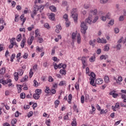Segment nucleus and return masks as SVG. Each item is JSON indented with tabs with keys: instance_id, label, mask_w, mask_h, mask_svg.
I'll list each match as a JSON object with an SVG mask.
<instances>
[{
	"instance_id": "nucleus-60",
	"label": "nucleus",
	"mask_w": 126,
	"mask_h": 126,
	"mask_svg": "<svg viewBox=\"0 0 126 126\" xmlns=\"http://www.w3.org/2000/svg\"><path fill=\"white\" fill-rule=\"evenodd\" d=\"M72 126H76V121L75 120H73L71 123Z\"/></svg>"
},
{
	"instance_id": "nucleus-61",
	"label": "nucleus",
	"mask_w": 126,
	"mask_h": 126,
	"mask_svg": "<svg viewBox=\"0 0 126 126\" xmlns=\"http://www.w3.org/2000/svg\"><path fill=\"white\" fill-rule=\"evenodd\" d=\"M75 88L76 90H78L79 89V84L76 83L75 85Z\"/></svg>"
},
{
	"instance_id": "nucleus-2",
	"label": "nucleus",
	"mask_w": 126,
	"mask_h": 126,
	"mask_svg": "<svg viewBox=\"0 0 126 126\" xmlns=\"http://www.w3.org/2000/svg\"><path fill=\"white\" fill-rule=\"evenodd\" d=\"M87 23L85 22H82L81 23L80 26H81V32L85 35L86 33V30L88 29V27H87Z\"/></svg>"
},
{
	"instance_id": "nucleus-36",
	"label": "nucleus",
	"mask_w": 126,
	"mask_h": 126,
	"mask_svg": "<svg viewBox=\"0 0 126 126\" xmlns=\"http://www.w3.org/2000/svg\"><path fill=\"white\" fill-rule=\"evenodd\" d=\"M101 43L102 44H106L107 43V40H106V39H105L104 38H102Z\"/></svg>"
},
{
	"instance_id": "nucleus-30",
	"label": "nucleus",
	"mask_w": 126,
	"mask_h": 126,
	"mask_svg": "<svg viewBox=\"0 0 126 126\" xmlns=\"http://www.w3.org/2000/svg\"><path fill=\"white\" fill-rule=\"evenodd\" d=\"M39 84H38V82H37V81H36L35 80H34L33 81V86H34V87H38Z\"/></svg>"
},
{
	"instance_id": "nucleus-17",
	"label": "nucleus",
	"mask_w": 126,
	"mask_h": 126,
	"mask_svg": "<svg viewBox=\"0 0 126 126\" xmlns=\"http://www.w3.org/2000/svg\"><path fill=\"white\" fill-rule=\"evenodd\" d=\"M18 73L16 72H15L14 73V79L15 80H16V81H17V80H18Z\"/></svg>"
},
{
	"instance_id": "nucleus-45",
	"label": "nucleus",
	"mask_w": 126,
	"mask_h": 126,
	"mask_svg": "<svg viewBox=\"0 0 126 126\" xmlns=\"http://www.w3.org/2000/svg\"><path fill=\"white\" fill-rule=\"evenodd\" d=\"M32 116H33V112L30 111V112H29V113L28 114V118H31Z\"/></svg>"
},
{
	"instance_id": "nucleus-33",
	"label": "nucleus",
	"mask_w": 126,
	"mask_h": 126,
	"mask_svg": "<svg viewBox=\"0 0 126 126\" xmlns=\"http://www.w3.org/2000/svg\"><path fill=\"white\" fill-rule=\"evenodd\" d=\"M45 124L47 126H51V125H50V124H51V120L49 119L46 120L45 121Z\"/></svg>"
},
{
	"instance_id": "nucleus-47",
	"label": "nucleus",
	"mask_w": 126,
	"mask_h": 126,
	"mask_svg": "<svg viewBox=\"0 0 126 126\" xmlns=\"http://www.w3.org/2000/svg\"><path fill=\"white\" fill-rule=\"evenodd\" d=\"M33 70L34 71H36V70H37V68H38V65L37 64H35L32 67Z\"/></svg>"
},
{
	"instance_id": "nucleus-10",
	"label": "nucleus",
	"mask_w": 126,
	"mask_h": 126,
	"mask_svg": "<svg viewBox=\"0 0 126 126\" xmlns=\"http://www.w3.org/2000/svg\"><path fill=\"white\" fill-rule=\"evenodd\" d=\"M103 82V81L102 79H97L95 81V84H102Z\"/></svg>"
},
{
	"instance_id": "nucleus-59",
	"label": "nucleus",
	"mask_w": 126,
	"mask_h": 126,
	"mask_svg": "<svg viewBox=\"0 0 126 126\" xmlns=\"http://www.w3.org/2000/svg\"><path fill=\"white\" fill-rule=\"evenodd\" d=\"M38 39L39 43H43L44 39L42 38L38 37Z\"/></svg>"
},
{
	"instance_id": "nucleus-4",
	"label": "nucleus",
	"mask_w": 126,
	"mask_h": 126,
	"mask_svg": "<svg viewBox=\"0 0 126 126\" xmlns=\"http://www.w3.org/2000/svg\"><path fill=\"white\" fill-rule=\"evenodd\" d=\"M82 67L83 68H85L86 66H87V64H86V58L85 57H82Z\"/></svg>"
},
{
	"instance_id": "nucleus-24",
	"label": "nucleus",
	"mask_w": 126,
	"mask_h": 126,
	"mask_svg": "<svg viewBox=\"0 0 126 126\" xmlns=\"http://www.w3.org/2000/svg\"><path fill=\"white\" fill-rule=\"evenodd\" d=\"M16 123H17V120H16L15 118H14L11 122V125H15L16 124Z\"/></svg>"
},
{
	"instance_id": "nucleus-54",
	"label": "nucleus",
	"mask_w": 126,
	"mask_h": 126,
	"mask_svg": "<svg viewBox=\"0 0 126 126\" xmlns=\"http://www.w3.org/2000/svg\"><path fill=\"white\" fill-rule=\"evenodd\" d=\"M35 37H37L38 36H40V34H39V30H36L35 31Z\"/></svg>"
},
{
	"instance_id": "nucleus-42",
	"label": "nucleus",
	"mask_w": 126,
	"mask_h": 126,
	"mask_svg": "<svg viewBox=\"0 0 126 126\" xmlns=\"http://www.w3.org/2000/svg\"><path fill=\"white\" fill-rule=\"evenodd\" d=\"M33 74H34V73L32 71V68H31L30 71V78H31V77H32V76H33Z\"/></svg>"
},
{
	"instance_id": "nucleus-19",
	"label": "nucleus",
	"mask_w": 126,
	"mask_h": 126,
	"mask_svg": "<svg viewBox=\"0 0 126 126\" xmlns=\"http://www.w3.org/2000/svg\"><path fill=\"white\" fill-rule=\"evenodd\" d=\"M104 81L105 83H109L110 82V79L108 76H105L104 77Z\"/></svg>"
},
{
	"instance_id": "nucleus-53",
	"label": "nucleus",
	"mask_w": 126,
	"mask_h": 126,
	"mask_svg": "<svg viewBox=\"0 0 126 126\" xmlns=\"http://www.w3.org/2000/svg\"><path fill=\"white\" fill-rule=\"evenodd\" d=\"M17 89L18 90H22V87H23V85H17Z\"/></svg>"
},
{
	"instance_id": "nucleus-20",
	"label": "nucleus",
	"mask_w": 126,
	"mask_h": 126,
	"mask_svg": "<svg viewBox=\"0 0 126 126\" xmlns=\"http://www.w3.org/2000/svg\"><path fill=\"white\" fill-rule=\"evenodd\" d=\"M45 92L47 94H49V93H51V90H50V88H49L48 87H46Z\"/></svg>"
},
{
	"instance_id": "nucleus-52",
	"label": "nucleus",
	"mask_w": 126,
	"mask_h": 126,
	"mask_svg": "<svg viewBox=\"0 0 126 126\" xmlns=\"http://www.w3.org/2000/svg\"><path fill=\"white\" fill-rule=\"evenodd\" d=\"M44 27L47 28V29H50L51 28V27H50V25H49V24L48 23H45L44 24Z\"/></svg>"
},
{
	"instance_id": "nucleus-15",
	"label": "nucleus",
	"mask_w": 126,
	"mask_h": 126,
	"mask_svg": "<svg viewBox=\"0 0 126 126\" xmlns=\"http://www.w3.org/2000/svg\"><path fill=\"white\" fill-rule=\"evenodd\" d=\"M17 42H20L21 41V39H22V35L21 34H19L17 36Z\"/></svg>"
},
{
	"instance_id": "nucleus-34",
	"label": "nucleus",
	"mask_w": 126,
	"mask_h": 126,
	"mask_svg": "<svg viewBox=\"0 0 126 126\" xmlns=\"http://www.w3.org/2000/svg\"><path fill=\"white\" fill-rule=\"evenodd\" d=\"M93 12L94 15H96L97 14V9H94V11L93 10H90V13H92Z\"/></svg>"
},
{
	"instance_id": "nucleus-23",
	"label": "nucleus",
	"mask_w": 126,
	"mask_h": 126,
	"mask_svg": "<svg viewBox=\"0 0 126 126\" xmlns=\"http://www.w3.org/2000/svg\"><path fill=\"white\" fill-rule=\"evenodd\" d=\"M18 72H17V73H18V74H19V75H20L21 76V75H23V70L21 69H19L18 70Z\"/></svg>"
},
{
	"instance_id": "nucleus-11",
	"label": "nucleus",
	"mask_w": 126,
	"mask_h": 126,
	"mask_svg": "<svg viewBox=\"0 0 126 126\" xmlns=\"http://www.w3.org/2000/svg\"><path fill=\"white\" fill-rule=\"evenodd\" d=\"M49 9L50 10H51V11H53V12H56L57 11V8L54 5L50 6Z\"/></svg>"
},
{
	"instance_id": "nucleus-12",
	"label": "nucleus",
	"mask_w": 126,
	"mask_h": 126,
	"mask_svg": "<svg viewBox=\"0 0 126 126\" xmlns=\"http://www.w3.org/2000/svg\"><path fill=\"white\" fill-rule=\"evenodd\" d=\"M33 97L35 100H38L40 98V94L35 93L33 94Z\"/></svg>"
},
{
	"instance_id": "nucleus-5",
	"label": "nucleus",
	"mask_w": 126,
	"mask_h": 126,
	"mask_svg": "<svg viewBox=\"0 0 126 126\" xmlns=\"http://www.w3.org/2000/svg\"><path fill=\"white\" fill-rule=\"evenodd\" d=\"M11 82V80L10 79H7L6 81L3 80V79L0 80V83L5 85V84H8V83Z\"/></svg>"
},
{
	"instance_id": "nucleus-48",
	"label": "nucleus",
	"mask_w": 126,
	"mask_h": 126,
	"mask_svg": "<svg viewBox=\"0 0 126 126\" xmlns=\"http://www.w3.org/2000/svg\"><path fill=\"white\" fill-rule=\"evenodd\" d=\"M55 108H57V107H58V105H60V101L59 100H56L55 102Z\"/></svg>"
},
{
	"instance_id": "nucleus-62",
	"label": "nucleus",
	"mask_w": 126,
	"mask_h": 126,
	"mask_svg": "<svg viewBox=\"0 0 126 126\" xmlns=\"http://www.w3.org/2000/svg\"><path fill=\"white\" fill-rule=\"evenodd\" d=\"M115 107L117 108V109H120V103H119V102H117L115 104Z\"/></svg>"
},
{
	"instance_id": "nucleus-26",
	"label": "nucleus",
	"mask_w": 126,
	"mask_h": 126,
	"mask_svg": "<svg viewBox=\"0 0 126 126\" xmlns=\"http://www.w3.org/2000/svg\"><path fill=\"white\" fill-rule=\"evenodd\" d=\"M90 4H85L84 5V8H85V9H88L89 8H90Z\"/></svg>"
},
{
	"instance_id": "nucleus-7",
	"label": "nucleus",
	"mask_w": 126,
	"mask_h": 126,
	"mask_svg": "<svg viewBox=\"0 0 126 126\" xmlns=\"http://www.w3.org/2000/svg\"><path fill=\"white\" fill-rule=\"evenodd\" d=\"M61 30H62V26H61V25H57L56 26V29L55 30L56 32L60 33Z\"/></svg>"
},
{
	"instance_id": "nucleus-49",
	"label": "nucleus",
	"mask_w": 126,
	"mask_h": 126,
	"mask_svg": "<svg viewBox=\"0 0 126 126\" xmlns=\"http://www.w3.org/2000/svg\"><path fill=\"white\" fill-rule=\"evenodd\" d=\"M84 95H82L81 97V102L82 103V104H84Z\"/></svg>"
},
{
	"instance_id": "nucleus-58",
	"label": "nucleus",
	"mask_w": 126,
	"mask_h": 126,
	"mask_svg": "<svg viewBox=\"0 0 126 126\" xmlns=\"http://www.w3.org/2000/svg\"><path fill=\"white\" fill-rule=\"evenodd\" d=\"M114 32H115V33L117 34L118 33H119V32H120V29H119V28H115Z\"/></svg>"
},
{
	"instance_id": "nucleus-46",
	"label": "nucleus",
	"mask_w": 126,
	"mask_h": 126,
	"mask_svg": "<svg viewBox=\"0 0 126 126\" xmlns=\"http://www.w3.org/2000/svg\"><path fill=\"white\" fill-rule=\"evenodd\" d=\"M48 81H49V82H53V81H54V78H53V77H52V76H49V77L48 78Z\"/></svg>"
},
{
	"instance_id": "nucleus-32",
	"label": "nucleus",
	"mask_w": 126,
	"mask_h": 126,
	"mask_svg": "<svg viewBox=\"0 0 126 126\" xmlns=\"http://www.w3.org/2000/svg\"><path fill=\"white\" fill-rule=\"evenodd\" d=\"M43 49H44L43 47L40 48L39 46L36 47V50L38 51V52H43Z\"/></svg>"
},
{
	"instance_id": "nucleus-44",
	"label": "nucleus",
	"mask_w": 126,
	"mask_h": 126,
	"mask_svg": "<svg viewBox=\"0 0 126 126\" xmlns=\"http://www.w3.org/2000/svg\"><path fill=\"white\" fill-rule=\"evenodd\" d=\"M52 60L54 62H60V59H58V58H57L56 57H53L52 58Z\"/></svg>"
},
{
	"instance_id": "nucleus-56",
	"label": "nucleus",
	"mask_w": 126,
	"mask_h": 126,
	"mask_svg": "<svg viewBox=\"0 0 126 126\" xmlns=\"http://www.w3.org/2000/svg\"><path fill=\"white\" fill-rule=\"evenodd\" d=\"M117 81H118V82H122V81H123V77H122V76H119Z\"/></svg>"
},
{
	"instance_id": "nucleus-57",
	"label": "nucleus",
	"mask_w": 126,
	"mask_h": 126,
	"mask_svg": "<svg viewBox=\"0 0 126 126\" xmlns=\"http://www.w3.org/2000/svg\"><path fill=\"white\" fill-rule=\"evenodd\" d=\"M124 19H125V17H124V16H121L119 17V21H124Z\"/></svg>"
},
{
	"instance_id": "nucleus-27",
	"label": "nucleus",
	"mask_w": 126,
	"mask_h": 126,
	"mask_svg": "<svg viewBox=\"0 0 126 126\" xmlns=\"http://www.w3.org/2000/svg\"><path fill=\"white\" fill-rule=\"evenodd\" d=\"M28 79V76H25L24 77H23L21 80V82H25L26 80Z\"/></svg>"
},
{
	"instance_id": "nucleus-55",
	"label": "nucleus",
	"mask_w": 126,
	"mask_h": 126,
	"mask_svg": "<svg viewBox=\"0 0 126 126\" xmlns=\"http://www.w3.org/2000/svg\"><path fill=\"white\" fill-rule=\"evenodd\" d=\"M75 37H76V33L73 32L72 34V39L74 40V39H75Z\"/></svg>"
},
{
	"instance_id": "nucleus-39",
	"label": "nucleus",
	"mask_w": 126,
	"mask_h": 126,
	"mask_svg": "<svg viewBox=\"0 0 126 126\" xmlns=\"http://www.w3.org/2000/svg\"><path fill=\"white\" fill-rule=\"evenodd\" d=\"M65 84V81H61L59 84V86H63V85H64Z\"/></svg>"
},
{
	"instance_id": "nucleus-29",
	"label": "nucleus",
	"mask_w": 126,
	"mask_h": 126,
	"mask_svg": "<svg viewBox=\"0 0 126 126\" xmlns=\"http://www.w3.org/2000/svg\"><path fill=\"white\" fill-rule=\"evenodd\" d=\"M42 93V90L41 89H37L35 90V94H38V95H40Z\"/></svg>"
},
{
	"instance_id": "nucleus-51",
	"label": "nucleus",
	"mask_w": 126,
	"mask_h": 126,
	"mask_svg": "<svg viewBox=\"0 0 126 126\" xmlns=\"http://www.w3.org/2000/svg\"><path fill=\"white\" fill-rule=\"evenodd\" d=\"M65 24L66 26V27H69V25H70V22L69 21H67L65 22Z\"/></svg>"
},
{
	"instance_id": "nucleus-28",
	"label": "nucleus",
	"mask_w": 126,
	"mask_h": 126,
	"mask_svg": "<svg viewBox=\"0 0 126 126\" xmlns=\"http://www.w3.org/2000/svg\"><path fill=\"white\" fill-rule=\"evenodd\" d=\"M109 50H110V48L109 47V45L108 44L105 45L104 47V51L105 52H108Z\"/></svg>"
},
{
	"instance_id": "nucleus-3",
	"label": "nucleus",
	"mask_w": 126,
	"mask_h": 126,
	"mask_svg": "<svg viewBox=\"0 0 126 126\" xmlns=\"http://www.w3.org/2000/svg\"><path fill=\"white\" fill-rule=\"evenodd\" d=\"M75 12H76V8L73 9L71 12V14H72L71 16L73 18L74 21H77L78 15Z\"/></svg>"
},
{
	"instance_id": "nucleus-18",
	"label": "nucleus",
	"mask_w": 126,
	"mask_h": 126,
	"mask_svg": "<svg viewBox=\"0 0 126 126\" xmlns=\"http://www.w3.org/2000/svg\"><path fill=\"white\" fill-rule=\"evenodd\" d=\"M60 73L62 75H65V74H66V71L64 69H61L60 71Z\"/></svg>"
},
{
	"instance_id": "nucleus-50",
	"label": "nucleus",
	"mask_w": 126,
	"mask_h": 126,
	"mask_svg": "<svg viewBox=\"0 0 126 126\" xmlns=\"http://www.w3.org/2000/svg\"><path fill=\"white\" fill-rule=\"evenodd\" d=\"M121 47H122V45L120 43H118L116 46L117 50H121Z\"/></svg>"
},
{
	"instance_id": "nucleus-43",
	"label": "nucleus",
	"mask_w": 126,
	"mask_h": 126,
	"mask_svg": "<svg viewBox=\"0 0 126 126\" xmlns=\"http://www.w3.org/2000/svg\"><path fill=\"white\" fill-rule=\"evenodd\" d=\"M34 29V25H32V27H29L28 28V31H32V30Z\"/></svg>"
},
{
	"instance_id": "nucleus-1",
	"label": "nucleus",
	"mask_w": 126,
	"mask_h": 126,
	"mask_svg": "<svg viewBox=\"0 0 126 126\" xmlns=\"http://www.w3.org/2000/svg\"><path fill=\"white\" fill-rule=\"evenodd\" d=\"M45 7V6L41 5L39 6H38V5H33V11L31 13V17H32L33 19H34V16L37 14V11L39 10V9H42Z\"/></svg>"
},
{
	"instance_id": "nucleus-64",
	"label": "nucleus",
	"mask_w": 126,
	"mask_h": 126,
	"mask_svg": "<svg viewBox=\"0 0 126 126\" xmlns=\"http://www.w3.org/2000/svg\"><path fill=\"white\" fill-rule=\"evenodd\" d=\"M23 58H24V59H27L28 58V54L25 53L23 56Z\"/></svg>"
},
{
	"instance_id": "nucleus-38",
	"label": "nucleus",
	"mask_w": 126,
	"mask_h": 126,
	"mask_svg": "<svg viewBox=\"0 0 126 126\" xmlns=\"http://www.w3.org/2000/svg\"><path fill=\"white\" fill-rule=\"evenodd\" d=\"M91 77H90V78H96L95 77H96V75H95V73H94V72H92L91 73Z\"/></svg>"
},
{
	"instance_id": "nucleus-13",
	"label": "nucleus",
	"mask_w": 126,
	"mask_h": 126,
	"mask_svg": "<svg viewBox=\"0 0 126 126\" xmlns=\"http://www.w3.org/2000/svg\"><path fill=\"white\" fill-rule=\"evenodd\" d=\"M49 18L50 20H55V14L52 13L49 16Z\"/></svg>"
},
{
	"instance_id": "nucleus-25",
	"label": "nucleus",
	"mask_w": 126,
	"mask_h": 126,
	"mask_svg": "<svg viewBox=\"0 0 126 126\" xmlns=\"http://www.w3.org/2000/svg\"><path fill=\"white\" fill-rule=\"evenodd\" d=\"M81 41V38L80 37V34L78 33L77 34V43L80 44Z\"/></svg>"
},
{
	"instance_id": "nucleus-16",
	"label": "nucleus",
	"mask_w": 126,
	"mask_h": 126,
	"mask_svg": "<svg viewBox=\"0 0 126 126\" xmlns=\"http://www.w3.org/2000/svg\"><path fill=\"white\" fill-rule=\"evenodd\" d=\"M95 79H96V78H90V84L91 85H93V84H94V82H95Z\"/></svg>"
},
{
	"instance_id": "nucleus-41",
	"label": "nucleus",
	"mask_w": 126,
	"mask_h": 126,
	"mask_svg": "<svg viewBox=\"0 0 126 126\" xmlns=\"http://www.w3.org/2000/svg\"><path fill=\"white\" fill-rule=\"evenodd\" d=\"M50 92H51V94H54L55 93H56L57 92L56 91V89H52L51 90H50Z\"/></svg>"
},
{
	"instance_id": "nucleus-37",
	"label": "nucleus",
	"mask_w": 126,
	"mask_h": 126,
	"mask_svg": "<svg viewBox=\"0 0 126 126\" xmlns=\"http://www.w3.org/2000/svg\"><path fill=\"white\" fill-rule=\"evenodd\" d=\"M25 93H22L20 94V97L21 99H25Z\"/></svg>"
},
{
	"instance_id": "nucleus-63",
	"label": "nucleus",
	"mask_w": 126,
	"mask_h": 126,
	"mask_svg": "<svg viewBox=\"0 0 126 126\" xmlns=\"http://www.w3.org/2000/svg\"><path fill=\"white\" fill-rule=\"evenodd\" d=\"M62 4L63 5H67V1H65V0H64V1H63V2H62Z\"/></svg>"
},
{
	"instance_id": "nucleus-8",
	"label": "nucleus",
	"mask_w": 126,
	"mask_h": 126,
	"mask_svg": "<svg viewBox=\"0 0 126 126\" xmlns=\"http://www.w3.org/2000/svg\"><path fill=\"white\" fill-rule=\"evenodd\" d=\"M116 92L115 91L111 92L109 94L110 95H112L113 97V98H117L118 96H119V94H118L115 93Z\"/></svg>"
},
{
	"instance_id": "nucleus-40",
	"label": "nucleus",
	"mask_w": 126,
	"mask_h": 126,
	"mask_svg": "<svg viewBox=\"0 0 126 126\" xmlns=\"http://www.w3.org/2000/svg\"><path fill=\"white\" fill-rule=\"evenodd\" d=\"M73 109L74 111H75L77 112V113H78V109H77V106L75 104L74 105Z\"/></svg>"
},
{
	"instance_id": "nucleus-35",
	"label": "nucleus",
	"mask_w": 126,
	"mask_h": 126,
	"mask_svg": "<svg viewBox=\"0 0 126 126\" xmlns=\"http://www.w3.org/2000/svg\"><path fill=\"white\" fill-rule=\"evenodd\" d=\"M108 112V110L106 109L105 110H104V109H101L100 110V114L102 115V114H106Z\"/></svg>"
},
{
	"instance_id": "nucleus-22",
	"label": "nucleus",
	"mask_w": 126,
	"mask_h": 126,
	"mask_svg": "<svg viewBox=\"0 0 126 126\" xmlns=\"http://www.w3.org/2000/svg\"><path fill=\"white\" fill-rule=\"evenodd\" d=\"M108 57V55H101L100 57V60H107Z\"/></svg>"
},
{
	"instance_id": "nucleus-21",
	"label": "nucleus",
	"mask_w": 126,
	"mask_h": 126,
	"mask_svg": "<svg viewBox=\"0 0 126 126\" xmlns=\"http://www.w3.org/2000/svg\"><path fill=\"white\" fill-rule=\"evenodd\" d=\"M96 58L95 56H92L91 58L89 59V61L91 63H94V61H95Z\"/></svg>"
},
{
	"instance_id": "nucleus-9",
	"label": "nucleus",
	"mask_w": 126,
	"mask_h": 126,
	"mask_svg": "<svg viewBox=\"0 0 126 126\" xmlns=\"http://www.w3.org/2000/svg\"><path fill=\"white\" fill-rule=\"evenodd\" d=\"M26 43V39L23 38L21 42V47L22 49L24 48V46H25V43Z\"/></svg>"
},
{
	"instance_id": "nucleus-31",
	"label": "nucleus",
	"mask_w": 126,
	"mask_h": 126,
	"mask_svg": "<svg viewBox=\"0 0 126 126\" xmlns=\"http://www.w3.org/2000/svg\"><path fill=\"white\" fill-rule=\"evenodd\" d=\"M68 16L67 15V14H65L63 16V18L64 19H65V21H68Z\"/></svg>"
},
{
	"instance_id": "nucleus-14",
	"label": "nucleus",
	"mask_w": 126,
	"mask_h": 126,
	"mask_svg": "<svg viewBox=\"0 0 126 126\" xmlns=\"http://www.w3.org/2000/svg\"><path fill=\"white\" fill-rule=\"evenodd\" d=\"M5 73V67H2L0 70V74L3 75Z\"/></svg>"
},
{
	"instance_id": "nucleus-6",
	"label": "nucleus",
	"mask_w": 126,
	"mask_h": 126,
	"mask_svg": "<svg viewBox=\"0 0 126 126\" xmlns=\"http://www.w3.org/2000/svg\"><path fill=\"white\" fill-rule=\"evenodd\" d=\"M85 22L86 23H89V24H91L92 23V15H90L88 18L86 20V22Z\"/></svg>"
}]
</instances>
